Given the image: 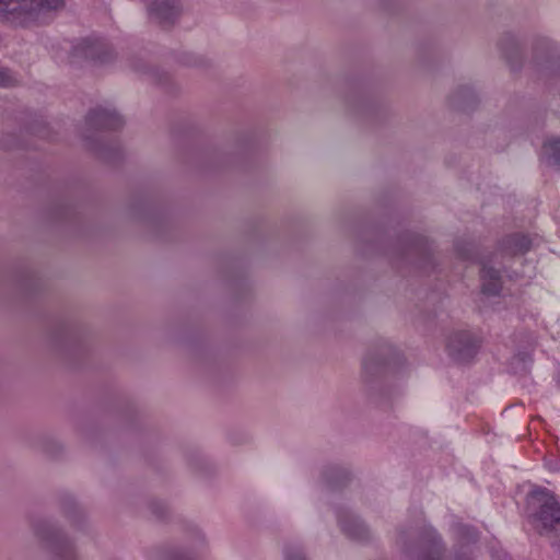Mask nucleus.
I'll return each mask as SVG.
<instances>
[{
  "mask_svg": "<svg viewBox=\"0 0 560 560\" xmlns=\"http://www.w3.org/2000/svg\"><path fill=\"white\" fill-rule=\"evenodd\" d=\"M151 16L160 22H168L176 15V5L173 0H147Z\"/></svg>",
  "mask_w": 560,
  "mask_h": 560,
  "instance_id": "7ed1b4c3",
  "label": "nucleus"
},
{
  "mask_svg": "<svg viewBox=\"0 0 560 560\" xmlns=\"http://www.w3.org/2000/svg\"><path fill=\"white\" fill-rule=\"evenodd\" d=\"M532 498L541 503L537 520L544 528H550L560 522V505L550 491L536 489L532 492Z\"/></svg>",
  "mask_w": 560,
  "mask_h": 560,
  "instance_id": "f03ea898",
  "label": "nucleus"
},
{
  "mask_svg": "<svg viewBox=\"0 0 560 560\" xmlns=\"http://www.w3.org/2000/svg\"><path fill=\"white\" fill-rule=\"evenodd\" d=\"M541 159L560 168V139H549L541 149Z\"/></svg>",
  "mask_w": 560,
  "mask_h": 560,
  "instance_id": "39448f33",
  "label": "nucleus"
},
{
  "mask_svg": "<svg viewBox=\"0 0 560 560\" xmlns=\"http://www.w3.org/2000/svg\"><path fill=\"white\" fill-rule=\"evenodd\" d=\"M63 0H28V7H35L42 15L46 16V14L61 7Z\"/></svg>",
  "mask_w": 560,
  "mask_h": 560,
  "instance_id": "423d86ee",
  "label": "nucleus"
},
{
  "mask_svg": "<svg viewBox=\"0 0 560 560\" xmlns=\"http://www.w3.org/2000/svg\"><path fill=\"white\" fill-rule=\"evenodd\" d=\"M287 560H305V559L303 557H301L300 555H296V556L288 557Z\"/></svg>",
  "mask_w": 560,
  "mask_h": 560,
  "instance_id": "6e6552de",
  "label": "nucleus"
},
{
  "mask_svg": "<svg viewBox=\"0 0 560 560\" xmlns=\"http://www.w3.org/2000/svg\"><path fill=\"white\" fill-rule=\"evenodd\" d=\"M13 83V78L8 70H0V85L8 86Z\"/></svg>",
  "mask_w": 560,
  "mask_h": 560,
  "instance_id": "0eeeda50",
  "label": "nucleus"
},
{
  "mask_svg": "<svg viewBox=\"0 0 560 560\" xmlns=\"http://www.w3.org/2000/svg\"><path fill=\"white\" fill-rule=\"evenodd\" d=\"M0 19L15 26H28L45 16L35 7H28V0H0Z\"/></svg>",
  "mask_w": 560,
  "mask_h": 560,
  "instance_id": "f257e3e1",
  "label": "nucleus"
},
{
  "mask_svg": "<svg viewBox=\"0 0 560 560\" xmlns=\"http://www.w3.org/2000/svg\"><path fill=\"white\" fill-rule=\"evenodd\" d=\"M549 469H550V470H557V469H559V467H558V466H551V465H550V466H549Z\"/></svg>",
  "mask_w": 560,
  "mask_h": 560,
  "instance_id": "1a4fd4ad",
  "label": "nucleus"
},
{
  "mask_svg": "<svg viewBox=\"0 0 560 560\" xmlns=\"http://www.w3.org/2000/svg\"><path fill=\"white\" fill-rule=\"evenodd\" d=\"M481 280L483 293L488 295L499 294L501 290V277L497 269L483 266Z\"/></svg>",
  "mask_w": 560,
  "mask_h": 560,
  "instance_id": "20e7f679",
  "label": "nucleus"
},
{
  "mask_svg": "<svg viewBox=\"0 0 560 560\" xmlns=\"http://www.w3.org/2000/svg\"><path fill=\"white\" fill-rule=\"evenodd\" d=\"M457 560H469V559H457Z\"/></svg>",
  "mask_w": 560,
  "mask_h": 560,
  "instance_id": "9d476101",
  "label": "nucleus"
}]
</instances>
